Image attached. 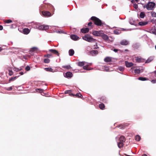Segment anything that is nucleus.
Instances as JSON below:
<instances>
[{
	"instance_id": "55",
	"label": "nucleus",
	"mask_w": 156,
	"mask_h": 156,
	"mask_svg": "<svg viewBox=\"0 0 156 156\" xmlns=\"http://www.w3.org/2000/svg\"><path fill=\"white\" fill-rule=\"evenodd\" d=\"M20 74L21 75H23V72H20Z\"/></svg>"
},
{
	"instance_id": "18",
	"label": "nucleus",
	"mask_w": 156,
	"mask_h": 156,
	"mask_svg": "<svg viewBox=\"0 0 156 156\" xmlns=\"http://www.w3.org/2000/svg\"><path fill=\"white\" fill-rule=\"evenodd\" d=\"M104 61L105 62H110L112 61V58L111 57H107L104 58Z\"/></svg>"
},
{
	"instance_id": "12",
	"label": "nucleus",
	"mask_w": 156,
	"mask_h": 156,
	"mask_svg": "<svg viewBox=\"0 0 156 156\" xmlns=\"http://www.w3.org/2000/svg\"><path fill=\"white\" fill-rule=\"evenodd\" d=\"M30 31V30L28 28H25L23 30V32L25 34H28Z\"/></svg>"
},
{
	"instance_id": "30",
	"label": "nucleus",
	"mask_w": 156,
	"mask_h": 156,
	"mask_svg": "<svg viewBox=\"0 0 156 156\" xmlns=\"http://www.w3.org/2000/svg\"><path fill=\"white\" fill-rule=\"evenodd\" d=\"M138 80L141 81H145L148 80V78L146 77H139Z\"/></svg>"
},
{
	"instance_id": "60",
	"label": "nucleus",
	"mask_w": 156,
	"mask_h": 156,
	"mask_svg": "<svg viewBox=\"0 0 156 156\" xmlns=\"http://www.w3.org/2000/svg\"><path fill=\"white\" fill-rule=\"evenodd\" d=\"M154 73L155 74H156V71H154Z\"/></svg>"
},
{
	"instance_id": "32",
	"label": "nucleus",
	"mask_w": 156,
	"mask_h": 156,
	"mask_svg": "<svg viewBox=\"0 0 156 156\" xmlns=\"http://www.w3.org/2000/svg\"><path fill=\"white\" fill-rule=\"evenodd\" d=\"M140 137L139 135H137L135 136V139L137 141H139L140 139Z\"/></svg>"
},
{
	"instance_id": "56",
	"label": "nucleus",
	"mask_w": 156,
	"mask_h": 156,
	"mask_svg": "<svg viewBox=\"0 0 156 156\" xmlns=\"http://www.w3.org/2000/svg\"><path fill=\"white\" fill-rule=\"evenodd\" d=\"M142 156H147L146 154H144L142 155Z\"/></svg>"
},
{
	"instance_id": "47",
	"label": "nucleus",
	"mask_w": 156,
	"mask_h": 156,
	"mask_svg": "<svg viewBox=\"0 0 156 156\" xmlns=\"http://www.w3.org/2000/svg\"><path fill=\"white\" fill-rule=\"evenodd\" d=\"M119 69L122 72L124 70V68L123 67H120L119 68Z\"/></svg>"
},
{
	"instance_id": "26",
	"label": "nucleus",
	"mask_w": 156,
	"mask_h": 156,
	"mask_svg": "<svg viewBox=\"0 0 156 156\" xmlns=\"http://www.w3.org/2000/svg\"><path fill=\"white\" fill-rule=\"evenodd\" d=\"M19 76H16L14 77H12L9 78V82L10 83L11 81H12L13 80H14L16 78H18Z\"/></svg>"
},
{
	"instance_id": "40",
	"label": "nucleus",
	"mask_w": 156,
	"mask_h": 156,
	"mask_svg": "<svg viewBox=\"0 0 156 156\" xmlns=\"http://www.w3.org/2000/svg\"><path fill=\"white\" fill-rule=\"evenodd\" d=\"M88 65H86L85 66H84L83 67V69H84L89 70H90V69L88 68Z\"/></svg>"
},
{
	"instance_id": "33",
	"label": "nucleus",
	"mask_w": 156,
	"mask_h": 156,
	"mask_svg": "<svg viewBox=\"0 0 156 156\" xmlns=\"http://www.w3.org/2000/svg\"><path fill=\"white\" fill-rule=\"evenodd\" d=\"M145 16V13L144 12H141L140 14V17L142 18H143Z\"/></svg>"
},
{
	"instance_id": "57",
	"label": "nucleus",
	"mask_w": 156,
	"mask_h": 156,
	"mask_svg": "<svg viewBox=\"0 0 156 156\" xmlns=\"http://www.w3.org/2000/svg\"><path fill=\"white\" fill-rule=\"evenodd\" d=\"M2 48L0 47V51H2Z\"/></svg>"
},
{
	"instance_id": "50",
	"label": "nucleus",
	"mask_w": 156,
	"mask_h": 156,
	"mask_svg": "<svg viewBox=\"0 0 156 156\" xmlns=\"http://www.w3.org/2000/svg\"><path fill=\"white\" fill-rule=\"evenodd\" d=\"M134 7L135 8V9H137L138 8V5L137 4H134Z\"/></svg>"
},
{
	"instance_id": "37",
	"label": "nucleus",
	"mask_w": 156,
	"mask_h": 156,
	"mask_svg": "<svg viewBox=\"0 0 156 156\" xmlns=\"http://www.w3.org/2000/svg\"><path fill=\"white\" fill-rule=\"evenodd\" d=\"M118 127H120V129H123L125 127V126L124 125H120L118 126Z\"/></svg>"
},
{
	"instance_id": "48",
	"label": "nucleus",
	"mask_w": 156,
	"mask_h": 156,
	"mask_svg": "<svg viewBox=\"0 0 156 156\" xmlns=\"http://www.w3.org/2000/svg\"><path fill=\"white\" fill-rule=\"evenodd\" d=\"M51 56V55L50 54H48V55H45L44 56V57H47V58H49Z\"/></svg>"
},
{
	"instance_id": "10",
	"label": "nucleus",
	"mask_w": 156,
	"mask_h": 156,
	"mask_svg": "<svg viewBox=\"0 0 156 156\" xmlns=\"http://www.w3.org/2000/svg\"><path fill=\"white\" fill-rule=\"evenodd\" d=\"M92 34L93 35L97 36L101 35V32L100 31H93Z\"/></svg>"
},
{
	"instance_id": "61",
	"label": "nucleus",
	"mask_w": 156,
	"mask_h": 156,
	"mask_svg": "<svg viewBox=\"0 0 156 156\" xmlns=\"http://www.w3.org/2000/svg\"><path fill=\"white\" fill-rule=\"evenodd\" d=\"M98 48V47H97V48H95V49H97Z\"/></svg>"
},
{
	"instance_id": "45",
	"label": "nucleus",
	"mask_w": 156,
	"mask_h": 156,
	"mask_svg": "<svg viewBox=\"0 0 156 156\" xmlns=\"http://www.w3.org/2000/svg\"><path fill=\"white\" fill-rule=\"evenodd\" d=\"M21 69H19L17 68H14V70L16 71V72H18L21 70Z\"/></svg>"
},
{
	"instance_id": "3",
	"label": "nucleus",
	"mask_w": 156,
	"mask_h": 156,
	"mask_svg": "<svg viewBox=\"0 0 156 156\" xmlns=\"http://www.w3.org/2000/svg\"><path fill=\"white\" fill-rule=\"evenodd\" d=\"M126 141V138L124 136H120L119 138V141L118 143V146L119 148L122 147L124 145L123 143Z\"/></svg>"
},
{
	"instance_id": "19",
	"label": "nucleus",
	"mask_w": 156,
	"mask_h": 156,
	"mask_svg": "<svg viewBox=\"0 0 156 156\" xmlns=\"http://www.w3.org/2000/svg\"><path fill=\"white\" fill-rule=\"evenodd\" d=\"M101 36H102L103 39L104 40L107 41H108V37L107 35L105 34H103L102 35H101Z\"/></svg>"
},
{
	"instance_id": "9",
	"label": "nucleus",
	"mask_w": 156,
	"mask_h": 156,
	"mask_svg": "<svg viewBox=\"0 0 156 156\" xmlns=\"http://www.w3.org/2000/svg\"><path fill=\"white\" fill-rule=\"evenodd\" d=\"M70 38L72 39L74 41L77 40L79 38V37L77 36L74 34L71 35Z\"/></svg>"
},
{
	"instance_id": "54",
	"label": "nucleus",
	"mask_w": 156,
	"mask_h": 156,
	"mask_svg": "<svg viewBox=\"0 0 156 156\" xmlns=\"http://www.w3.org/2000/svg\"><path fill=\"white\" fill-rule=\"evenodd\" d=\"M113 51H115V52H117L118 51V50L117 49H114L113 50Z\"/></svg>"
},
{
	"instance_id": "44",
	"label": "nucleus",
	"mask_w": 156,
	"mask_h": 156,
	"mask_svg": "<svg viewBox=\"0 0 156 156\" xmlns=\"http://www.w3.org/2000/svg\"><path fill=\"white\" fill-rule=\"evenodd\" d=\"M36 91L37 92L42 93L43 92V90L40 89H36Z\"/></svg>"
},
{
	"instance_id": "20",
	"label": "nucleus",
	"mask_w": 156,
	"mask_h": 156,
	"mask_svg": "<svg viewBox=\"0 0 156 156\" xmlns=\"http://www.w3.org/2000/svg\"><path fill=\"white\" fill-rule=\"evenodd\" d=\"M148 23L147 22H140L138 24L140 26H143L147 25Z\"/></svg>"
},
{
	"instance_id": "27",
	"label": "nucleus",
	"mask_w": 156,
	"mask_h": 156,
	"mask_svg": "<svg viewBox=\"0 0 156 156\" xmlns=\"http://www.w3.org/2000/svg\"><path fill=\"white\" fill-rule=\"evenodd\" d=\"M99 107L100 109L103 110L105 108V105L103 103H101L99 105Z\"/></svg>"
},
{
	"instance_id": "41",
	"label": "nucleus",
	"mask_w": 156,
	"mask_h": 156,
	"mask_svg": "<svg viewBox=\"0 0 156 156\" xmlns=\"http://www.w3.org/2000/svg\"><path fill=\"white\" fill-rule=\"evenodd\" d=\"M25 70H26L27 71H29L30 70V67L28 66H27L25 68Z\"/></svg>"
},
{
	"instance_id": "59",
	"label": "nucleus",
	"mask_w": 156,
	"mask_h": 156,
	"mask_svg": "<svg viewBox=\"0 0 156 156\" xmlns=\"http://www.w3.org/2000/svg\"><path fill=\"white\" fill-rule=\"evenodd\" d=\"M135 1H136V2H138V0H135Z\"/></svg>"
},
{
	"instance_id": "11",
	"label": "nucleus",
	"mask_w": 156,
	"mask_h": 156,
	"mask_svg": "<svg viewBox=\"0 0 156 156\" xmlns=\"http://www.w3.org/2000/svg\"><path fill=\"white\" fill-rule=\"evenodd\" d=\"M125 64L126 66L127 67H130L132 66L133 65V64L131 62H129L127 61L125 62Z\"/></svg>"
},
{
	"instance_id": "29",
	"label": "nucleus",
	"mask_w": 156,
	"mask_h": 156,
	"mask_svg": "<svg viewBox=\"0 0 156 156\" xmlns=\"http://www.w3.org/2000/svg\"><path fill=\"white\" fill-rule=\"evenodd\" d=\"M62 68L66 69H69L71 68V67L70 65H68L67 66H62Z\"/></svg>"
},
{
	"instance_id": "51",
	"label": "nucleus",
	"mask_w": 156,
	"mask_h": 156,
	"mask_svg": "<svg viewBox=\"0 0 156 156\" xmlns=\"http://www.w3.org/2000/svg\"><path fill=\"white\" fill-rule=\"evenodd\" d=\"M92 24V22H89L88 24V26H91Z\"/></svg>"
},
{
	"instance_id": "62",
	"label": "nucleus",
	"mask_w": 156,
	"mask_h": 156,
	"mask_svg": "<svg viewBox=\"0 0 156 156\" xmlns=\"http://www.w3.org/2000/svg\"><path fill=\"white\" fill-rule=\"evenodd\" d=\"M155 49L156 50V45L155 46Z\"/></svg>"
},
{
	"instance_id": "64",
	"label": "nucleus",
	"mask_w": 156,
	"mask_h": 156,
	"mask_svg": "<svg viewBox=\"0 0 156 156\" xmlns=\"http://www.w3.org/2000/svg\"><path fill=\"white\" fill-rule=\"evenodd\" d=\"M123 30H125V29H123Z\"/></svg>"
},
{
	"instance_id": "22",
	"label": "nucleus",
	"mask_w": 156,
	"mask_h": 156,
	"mask_svg": "<svg viewBox=\"0 0 156 156\" xmlns=\"http://www.w3.org/2000/svg\"><path fill=\"white\" fill-rule=\"evenodd\" d=\"M44 69L45 70V71L48 72H54V70L53 69L51 68H44Z\"/></svg>"
},
{
	"instance_id": "13",
	"label": "nucleus",
	"mask_w": 156,
	"mask_h": 156,
	"mask_svg": "<svg viewBox=\"0 0 156 156\" xmlns=\"http://www.w3.org/2000/svg\"><path fill=\"white\" fill-rule=\"evenodd\" d=\"M90 53L92 56H94L98 54V51L97 50H92L90 51Z\"/></svg>"
},
{
	"instance_id": "15",
	"label": "nucleus",
	"mask_w": 156,
	"mask_h": 156,
	"mask_svg": "<svg viewBox=\"0 0 156 156\" xmlns=\"http://www.w3.org/2000/svg\"><path fill=\"white\" fill-rule=\"evenodd\" d=\"M73 76L72 73L70 72H67L65 74V76L67 78H71Z\"/></svg>"
},
{
	"instance_id": "46",
	"label": "nucleus",
	"mask_w": 156,
	"mask_h": 156,
	"mask_svg": "<svg viewBox=\"0 0 156 156\" xmlns=\"http://www.w3.org/2000/svg\"><path fill=\"white\" fill-rule=\"evenodd\" d=\"M12 20H6L5 22L7 23H9L12 22Z\"/></svg>"
},
{
	"instance_id": "14",
	"label": "nucleus",
	"mask_w": 156,
	"mask_h": 156,
	"mask_svg": "<svg viewBox=\"0 0 156 156\" xmlns=\"http://www.w3.org/2000/svg\"><path fill=\"white\" fill-rule=\"evenodd\" d=\"M81 32L83 33H86L89 31V29L88 28H83L81 29Z\"/></svg>"
},
{
	"instance_id": "53",
	"label": "nucleus",
	"mask_w": 156,
	"mask_h": 156,
	"mask_svg": "<svg viewBox=\"0 0 156 156\" xmlns=\"http://www.w3.org/2000/svg\"><path fill=\"white\" fill-rule=\"evenodd\" d=\"M3 27L2 26L0 25V30H2L3 29Z\"/></svg>"
},
{
	"instance_id": "24",
	"label": "nucleus",
	"mask_w": 156,
	"mask_h": 156,
	"mask_svg": "<svg viewBox=\"0 0 156 156\" xmlns=\"http://www.w3.org/2000/svg\"><path fill=\"white\" fill-rule=\"evenodd\" d=\"M74 96H76V97L77 98H83L82 95L80 93H77L75 95L74 94Z\"/></svg>"
},
{
	"instance_id": "42",
	"label": "nucleus",
	"mask_w": 156,
	"mask_h": 156,
	"mask_svg": "<svg viewBox=\"0 0 156 156\" xmlns=\"http://www.w3.org/2000/svg\"><path fill=\"white\" fill-rule=\"evenodd\" d=\"M151 16L153 17H156V13L154 12H151Z\"/></svg>"
},
{
	"instance_id": "38",
	"label": "nucleus",
	"mask_w": 156,
	"mask_h": 156,
	"mask_svg": "<svg viewBox=\"0 0 156 156\" xmlns=\"http://www.w3.org/2000/svg\"><path fill=\"white\" fill-rule=\"evenodd\" d=\"M5 90H7L10 91L12 90V86H11L9 87L5 88Z\"/></svg>"
},
{
	"instance_id": "16",
	"label": "nucleus",
	"mask_w": 156,
	"mask_h": 156,
	"mask_svg": "<svg viewBox=\"0 0 156 156\" xmlns=\"http://www.w3.org/2000/svg\"><path fill=\"white\" fill-rule=\"evenodd\" d=\"M65 94H68L70 96H74V94L72 93L71 90H66L65 92Z\"/></svg>"
},
{
	"instance_id": "43",
	"label": "nucleus",
	"mask_w": 156,
	"mask_h": 156,
	"mask_svg": "<svg viewBox=\"0 0 156 156\" xmlns=\"http://www.w3.org/2000/svg\"><path fill=\"white\" fill-rule=\"evenodd\" d=\"M13 73L12 70H9V76H12L13 74Z\"/></svg>"
},
{
	"instance_id": "52",
	"label": "nucleus",
	"mask_w": 156,
	"mask_h": 156,
	"mask_svg": "<svg viewBox=\"0 0 156 156\" xmlns=\"http://www.w3.org/2000/svg\"><path fill=\"white\" fill-rule=\"evenodd\" d=\"M151 82L153 83H156V80H151Z\"/></svg>"
},
{
	"instance_id": "31",
	"label": "nucleus",
	"mask_w": 156,
	"mask_h": 156,
	"mask_svg": "<svg viewBox=\"0 0 156 156\" xmlns=\"http://www.w3.org/2000/svg\"><path fill=\"white\" fill-rule=\"evenodd\" d=\"M36 28H38L39 29L41 30H44V25L38 26H36Z\"/></svg>"
},
{
	"instance_id": "49",
	"label": "nucleus",
	"mask_w": 156,
	"mask_h": 156,
	"mask_svg": "<svg viewBox=\"0 0 156 156\" xmlns=\"http://www.w3.org/2000/svg\"><path fill=\"white\" fill-rule=\"evenodd\" d=\"M44 30H46L49 28V27L48 26H44Z\"/></svg>"
},
{
	"instance_id": "23",
	"label": "nucleus",
	"mask_w": 156,
	"mask_h": 156,
	"mask_svg": "<svg viewBox=\"0 0 156 156\" xmlns=\"http://www.w3.org/2000/svg\"><path fill=\"white\" fill-rule=\"evenodd\" d=\"M69 55L73 56L74 53V51L73 49H70L69 51Z\"/></svg>"
},
{
	"instance_id": "6",
	"label": "nucleus",
	"mask_w": 156,
	"mask_h": 156,
	"mask_svg": "<svg viewBox=\"0 0 156 156\" xmlns=\"http://www.w3.org/2000/svg\"><path fill=\"white\" fill-rule=\"evenodd\" d=\"M42 13L43 16H51V13L49 11H42Z\"/></svg>"
},
{
	"instance_id": "17",
	"label": "nucleus",
	"mask_w": 156,
	"mask_h": 156,
	"mask_svg": "<svg viewBox=\"0 0 156 156\" xmlns=\"http://www.w3.org/2000/svg\"><path fill=\"white\" fill-rule=\"evenodd\" d=\"M135 60L136 62H141L144 61V60L138 57H135Z\"/></svg>"
},
{
	"instance_id": "1",
	"label": "nucleus",
	"mask_w": 156,
	"mask_h": 156,
	"mask_svg": "<svg viewBox=\"0 0 156 156\" xmlns=\"http://www.w3.org/2000/svg\"><path fill=\"white\" fill-rule=\"evenodd\" d=\"M90 20L93 21L94 24L97 26H103L105 24V23L102 22L100 19L95 16H93L91 17Z\"/></svg>"
},
{
	"instance_id": "25",
	"label": "nucleus",
	"mask_w": 156,
	"mask_h": 156,
	"mask_svg": "<svg viewBox=\"0 0 156 156\" xmlns=\"http://www.w3.org/2000/svg\"><path fill=\"white\" fill-rule=\"evenodd\" d=\"M85 63L86 62H78V65L79 66H84Z\"/></svg>"
},
{
	"instance_id": "34",
	"label": "nucleus",
	"mask_w": 156,
	"mask_h": 156,
	"mask_svg": "<svg viewBox=\"0 0 156 156\" xmlns=\"http://www.w3.org/2000/svg\"><path fill=\"white\" fill-rule=\"evenodd\" d=\"M50 62V60L48 58H45L44 60V62L45 63H48Z\"/></svg>"
},
{
	"instance_id": "36",
	"label": "nucleus",
	"mask_w": 156,
	"mask_h": 156,
	"mask_svg": "<svg viewBox=\"0 0 156 156\" xmlns=\"http://www.w3.org/2000/svg\"><path fill=\"white\" fill-rule=\"evenodd\" d=\"M134 73L136 74H139L140 73V71L139 69H135L134 70Z\"/></svg>"
},
{
	"instance_id": "63",
	"label": "nucleus",
	"mask_w": 156,
	"mask_h": 156,
	"mask_svg": "<svg viewBox=\"0 0 156 156\" xmlns=\"http://www.w3.org/2000/svg\"><path fill=\"white\" fill-rule=\"evenodd\" d=\"M125 51H128V50L127 49H126V50H125Z\"/></svg>"
},
{
	"instance_id": "58",
	"label": "nucleus",
	"mask_w": 156,
	"mask_h": 156,
	"mask_svg": "<svg viewBox=\"0 0 156 156\" xmlns=\"http://www.w3.org/2000/svg\"><path fill=\"white\" fill-rule=\"evenodd\" d=\"M131 2L133 3V2H134V0H132Z\"/></svg>"
},
{
	"instance_id": "21",
	"label": "nucleus",
	"mask_w": 156,
	"mask_h": 156,
	"mask_svg": "<svg viewBox=\"0 0 156 156\" xmlns=\"http://www.w3.org/2000/svg\"><path fill=\"white\" fill-rule=\"evenodd\" d=\"M100 100L101 101H103L105 103H107V100L105 97H102L100 98Z\"/></svg>"
},
{
	"instance_id": "5",
	"label": "nucleus",
	"mask_w": 156,
	"mask_h": 156,
	"mask_svg": "<svg viewBox=\"0 0 156 156\" xmlns=\"http://www.w3.org/2000/svg\"><path fill=\"white\" fill-rule=\"evenodd\" d=\"M82 38L84 40L87 41L89 42H93L95 40L93 38L90 37L89 34H86L84 36L82 37Z\"/></svg>"
},
{
	"instance_id": "8",
	"label": "nucleus",
	"mask_w": 156,
	"mask_h": 156,
	"mask_svg": "<svg viewBox=\"0 0 156 156\" xmlns=\"http://www.w3.org/2000/svg\"><path fill=\"white\" fill-rule=\"evenodd\" d=\"M50 52L55 54L56 55H57L58 56H59V54L58 53V51L55 49H51L49 50Z\"/></svg>"
},
{
	"instance_id": "7",
	"label": "nucleus",
	"mask_w": 156,
	"mask_h": 156,
	"mask_svg": "<svg viewBox=\"0 0 156 156\" xmlns=\"http://www.w3.org/2000/svg\"><path fill=\"white\" fill-rule=\"evenodd\" d=\"M120 44L123 45H126L129 44V42L126 40H123L120 41Z\"/></svg>"
},
{
	"instance_id": "2",
	"label": "nucleus",
	"mask_w": 156,
	"mask_h": 156,
	"mask_svg": "<svg viewBox=\"0 0 156 156\" xmlns=\"http://www.w3.org/2000/svg\"><path fill=\"white\" fill-rule=\"evenodd\" d=\"M44 1V3L45 5H42L41 6L40 9V10H42L46 8H48L52 11H54V9L53 6L50 3H46Z\"/></svg>"
},
{
	"instance_id": "28",
	"label": "nucleus",
	"mask_w": 156,
	"mask_h": 156,
	"mask_svg": "<svg viewBox=\"0 0 156 156\" xmlns=\"http://www.w3.org/2000/svg\"><path fill=\"white\" fill-rule=\"evenodd\" d=\"M114 33L115 34H119L121 33V31L120 30H116L114 31Z\"/></svg>"
},
{
	"instance_id": "4",
	"label": "nucleus",
	"mask_w": 156,
	"mask_h": 156,
	"mask_svg": "<svg viewBox=\"0 0 156 156\" xmlns=\"http://www.w3.org/2000/svg\"><path fill=\"white\" fill-rule=\"evenodd\" d=\"M155 5V4L153 2H149L146 5L144 6V8H146L148 10H152Z\"/></svg>"
},
{
	"instance_id": "39",
	"label": "nucleus",
	"mask_w": 156,
	"mask_h": 156,
	"mask_svg": "<svg viewBox=\"0 0 156 156\" xmlns=\"http://www.w3.org/2000/svg\"><path fill=\"white\" fill-rule=\"evenodd\" d=\"M37 49V48L36 47H34L31 48L30 51L34 52Z\"/></svg>"
},
{
	"instance_id": "35",
	"label": "nucleus",
	"mask_w": 156,
	"mask_h": 156,
	"mask_svg": "<svg viewBox=\"0 0 156 156\" xmlns=\"http://www.w3.org/2000/svg\"><path fill=\"white\" fill-rule=\"evenodd\" d=\"M153 59L151 58H149L146 61L145 63H148L150 62H151Z\"/></svg>"
}]
</instances>
